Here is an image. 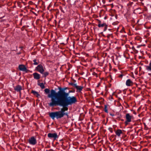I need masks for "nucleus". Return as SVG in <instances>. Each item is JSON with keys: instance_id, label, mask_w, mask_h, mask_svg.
Listing matches in <instances>:
<instances>
[{"instance_id": "nucleus-1", "label": "nucleus", "mask_w": 151, "mask_h": 151, "mask_svg": "<svg viewBox=\"0 0 151 151\" xmlns=\"http://www.w3.org/2000/svg\"><path fill=\"white\" fill-rule=\"evenodd\" d=\"M66 88H59V91L56 93L52 89L50 93L48 95V98H51L50 102L48 103L51 107L60 106L63 107L59 111L49 113V116L52 119L55 118L58 119L64 116H68V106L75 104L77 101L76 97L68 96V93L65 91Z\"/></svg>"}, {"instance_id": "nucleus-2", "label": "nucleus", "mask_w": 151, "mask_h": 151, "mask_svg": "<svg viewBox=\"0 0 151 151\" xmlns=\"http://www.w3.org/2000/svg\"><path fill=\"white\" fill-rule=\"evenodd\" d=\"M47 137L50 139L53 138L55 140L58 138L59 136L56 133H49L47 134Z\"/></svg>"}, {"instance_id": "nucleus-3", "label": "nucleus", "mask_w": 151, "mask_h": 151, "mask_svg": "<svg viewBox=\"0 0 151 151\" xmlns=\"http://www.w3.org/2000/svg\"><path fill=\"white\" fill-rule=\"evenodd\" d=\"M36 69L41 73H43L44 71L43 67L41 64L39 65L36 68Z\"/></svg>"}, {"instance_id": "nucleus-4", "label": "nucleus", "mask_w": 151, "mask_h": 151, "mask_svg": "<svg viewBox=\"0 0 151 151\" xmlns=\"http://www.w3.org/2000/svg\"><path fill=\"white\" fill-rule=\"evenodd\" d=\"M28 142L29 144L33 145H35L37 143L36 139L34 137H32L29 138Z\"/></svg>"}, {"instance_id": "nucleus-5", "label": "nucleus", "mask_w": 151, "mask_h": 151, "mask_svg": "<svg viewBox=\"0 0 151 151\" xmlns=\"http://www.w3.org/2000/svg\"><path fill=\"white\" fill-rule=\"evenodd\" d=\"M19 69L21 71H25L27 72V70L25 66L23 65H20L19 66Z\"/></svg>"}, {"instance_id": "nucleus-6", "label": "nucleus", "mask_w": 151, "mask_h": 151, "mask_svg": "<svg viewBox=\"0 0 151 151\" xmlns=\"http://www.w3.org/2000/svg\"><path fill=\"white\" fill-rule=\"evenodd\" d=\"M14 90L17 91L19 92L20 93V94L21 93V91L22 89V87L19 85H17L14 88Z\"/></svg>"}, {"instance_id": "nucleus-7", "label": "nucleus", "mask_w": 151, "mask_h": 151, "mask_svg": "<svg viewBox=\"0 0 151 151\" xmlns=\"http://www.w3.org/2000/svg\"><path fill=\"white\" fill-rule=\"evenodd\" d=\"M133 83V82L130 79H127L126 82V85L128 86H132Z\"/></svg>"}, {"instance_id": "nucleus-8", "label": "nucleus", "mask_w": 151, "mask_h": 151, "mask_svg": "<svg viewBox=\"0 0 151 151\" xmlns=\"http://www.w3.org/2000/svg\"><path fill=\"white\" fill-rule=\"evenodd\" d=\"M132 116L130 115L129 114L127 113L126 115V120L127 122H131V119Z\"/></svg>"}, {"instance_id": "nucleus-9", "label": "nucleus", "mask_w": 151, "mask_h": 151, "mask_svg": "<svg viewBox=\"0 0 151 151\" xmlns=\"http://www.w3.org/2000/svg\"><path fill=\"white\" fill-rule=\"evenodd\" d=\"M75 88L77 89V92H81V91L82 90L83 88V86H78L77 85L75 86Z\"/></svg>"}, {"instance_id": "nucleus-10", "label": "nucleus", "mask_w": 151, "mask_h": 151, "mask_svg": "<svg viewBox=\"0 0 151 151\" xmlns=\"http://www.w3.org/2000/svg\"><path fill=\"white\" fill-rule=\"evenodd\" d=\"M33 75L35 79L38 80L40 78V75L37 73H33Z\"/></svg>"}, {"instance_id": "nucleus-11", "label": "nucleus", "mask_w": 151, "mask_h": 151, "mask_svg": "<svg viewBox=\"0 0 151 151\" xmlns=\"http://www.w3.org/2000/svg\"><path fill=\"white\" fill-rule=\"evenodd\" d=\"M122 133V131L119 129H117L115 132L116 135L118 137H119Z\"/></svg>"}, {"instance_id": "nucleus-12", "label": "nucleus", "mask_w": 151, "mask_h": 151, "mask_svg": "<svg viewBox=\"0 0 151 151\" xmlns=\"http://www.w3.org/2000/svg\"><path fill=\"white\" fill-rule=\"evenodd\" d=\"M32 93L37 97H39V96H40V95L38 93L35 91L32 90Z\"/></svg>"}, {"instance_id": "nucleus-13", "label": "nucleus", "mask_w": 151, "mask_h": 151, "mask_svg": "<svg viewBox=\"0 0 151 151\" xmlns=\"http://www.w3.org/2000/svg\"><path fill=\"white\" fill-rule=\"evenodd\" d=\"M146 69L148 71H151V62H150L148 65L145 66Z\"/></svg>"}, {"instance_id": "nucleus-14", "label": "nucleus", "mask_w": 151, "mask_h": 151, "mask_svg": "<svg viewBox=\"0 0 151 151\" xmlns=\"http://www.w3.org/2000/svg\"><path fill=\"white\" fill-rule=\"evenodd\" d=\"M38 85L40 86L42 89H44L45 88V86L43 83H38Z\"/></svg>"}, {"instance_id": "nucleus-15", "label": "nucleus", "mask_w": 151, "mask_h": 151, "mask_svg": "<svg viewBox=\"0 0 151 151\" xmlns=\"http://www.w3.org/2000/svg\"><path fill=\"white\" fill-rule=\"evenodd\" d=\"M106 25V24L105 23L101 24L100 23V21H99V22L98 26L99 27H104L105 25Z\"/></svg>"}, {"instance_id": "nucleus-16", "label": "nucleus", "mask_w": 151, "mask_h": 151, "mask_svg": "<svg viewBox=\"0 0 151 151\" xmlns=\"http://www.w3.org/2000/svg\"><path fill=\"white\" fill-rule=\"evenodd\" d=\"M41 74L43 75L42 76V77H46L47 76L49 75V73L47 71L44 73L43 72V73Z\"/></svg>"}, {"instance_id": "nucleus-17", "label": "nucleus", "mask_w": 151, "mask_h": 151, "mask_svg": "<svg viewBox=\"0 0 151 151\" xmlns=\"http://www.w3.org/2000/svg\"><path fill=\"white\" fill-rule=\"evenodd\" d=\"M45 92L47 94L50 93V90L48 88H46L45 89Z\"/></svg>"}, {"instance_id": "nucleus-18", "label": "nucleus", "mask_w": 151, "mask_h": 151, "mask_svg": "<svg viewBox=\"0 0 151 151\" xmlns=\"http://www.w3.org/2000/svg\"><path fill=\"white\" fill-rule=\"evenodd\" d=\"M104 111L106 113H108V111L107 108V106L106 105L104 106Z\"/></svg>"}, {"instance_id": "nucleus-19", "label": "nucleus", "mask_w": 151, "mask_h": 151, "mask_svg": "<svg viewBox=\"0 0 151 151\" xmlns=\"http://www.w3.org/2000/svg\"><path fill=\"white\" fill-rule=\"evenodd\" d=\"M37 60L36 59H34L33 60V61L34 62L33 64L35 65H38V63L36 62Z\"/></svg>"}, {"instance_id": "nucleus-20", "label": "nucleus", "mask_w": 151, "mask_h": 151, "mask_svg": "<svg viewBox=\"0 0 151 151\" xmlns=\"http://www.w3.org/2000/svg\"><path fill=\"white\" fill-rule=\"evenodd\" d=\"M69 84L72 86H73L74 87H75V86H76V84H75V83H69Z\"/></svg>"}, {"instance_id": "nucleus-21", "label": "nucleus", "mask_w": 151, "mask_h": 151, "mask_svg": "<svg viewBox=\"0 0 151 151\" xmlns=\"http://www.w3.org/2000/svg\"><path fill=\"white\" fill-rule=\"evenodd\" d=\"M109 130L112 133L113 132V129L111 128H109Z\"/></svg>"}, {"instance_id": "nucleus-22", "label": "nucleus", "mask_w": 151, "mask_h": 151, "mask_svg": "<svg viewBox=\"0 0 151 151\" xmlns=\"http://www.w3.org/2000/svg\"><path fill=\"white\" fill-rule=\"evenodd\" d=\"M104 27H105L104 30V31H105L107 29V26L106 25H105Z\"/></svg>"}, {"instance_id": "nucleus-23", "label": "nucleus", "mask_w": 151, "mask_h": 151, "mask_svg": "<svg viewBox=\"0 0 151 151\" xmlns=\"http://www.w3.org/2000/svg\"><path fill=\"white\" fill-rule=\"evenodd\" d=\"M129 122H127V120H126L124 122L125 124L126 125H127L128 124V123Z\"/></svg>"}, {"instance_id": "nucleus-24", "label": "nucleus", "mask_w": 151, "mask_h": 151, "mask_svg": "<svg viewBox=\"0 0 151 151\" xmlns=\"http://www.w3.org/2000/svg\"><path fill=\"white\" fill-rule=\"evenodd\" d=\"M60 10H61V11L63 12V13H64V11L63 10V8L62 7H60Z\"/></svg>"}, {"instance_id": "nucleus-25", "label": "nucleus", "mask_w": 151, "mask_h": 151, "mask_svg": "<svg viewBox=\"0 0 151 151\" xmlns=\"http://www.w3.org/2000/svg\"><path fill=\"white\" fill-rule=\"evenodd\" d=\"M110 115L112 116H114V114H110Z\"/></svg>"}, {"instance_id": "nucleus-26", "label": "nucleus", "mask_w": 151, "mask_h": 151, "mask_svg": "<svg viewBox=\"0 0 151 151\" xmlns=\"http://www.w3.org/2000/svg\"><path fill=\"white\" fill-rule=\"evenodd\" d=\"M122 77V75H121L120 76H119V77Z\"/></svg>"}]
</instances>
